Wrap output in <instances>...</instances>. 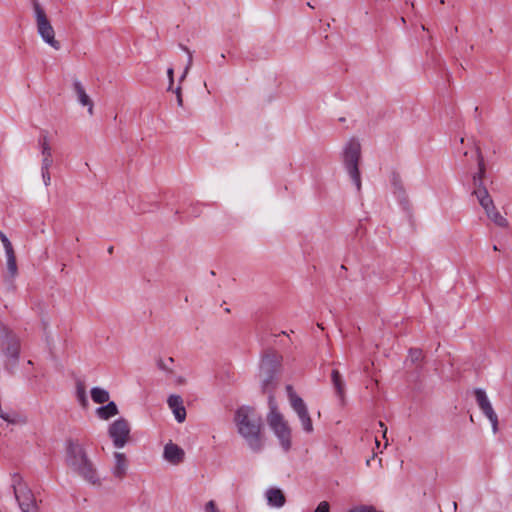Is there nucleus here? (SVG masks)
Masks as SVG:
<instances>
[{"label":"nucleus","mask_w":512,"mask_h":512,"mask_svg":"<svg viewBox=\"0 0 512 512\" xmlns=\"http://www.w3.org/2000/svg\"><path fill=\"white\" fill-rule=\"evenodd\" d=\"M282 356L275 350H267L261 359L259 379L261 389L268 395L269 413L267 422L280 441L282 448L288 451L291 447V429L283 415L278 411L274 391L279 384Z\"/></svg>","instance_id":"1"},{"label":"nucleus","mask_w":512,"mask_h":512,"mask_svg":"<svg viewBox=\"0 0 512 512\" xmlns=\"http://www.w3.org/2000/svg\"><path fill=\"white\" fill-rule=\"evenodd\" d=\"M167 362L173 363V358H168Z\"/></svg>","instance_id":"38"},{"label":"nucleus","mask_w":512,"mask_h":512,"mask_svg":"<svg viewBox=\"0 0 512 512\" xmlns=\"http://www.w3.org/2000/svg\"><path fill=\"white\" fill-rule=\"evenodd\" d=\"M157 366L159 367V369L164 370V371L171 370L170 367L168 366V364L165 361H163L162 359H159L157 361Z\"/></svg>","instance_id":"33"},{"label":"nucleus","mask_w":512,"mask_h":512,"mask_svg":"<svg viewBox=\"0 0 512 512\" xmlns=\"http://www.w3.org/2000/svg\"><path fill=\"white\" fill-rule=\"evenodd\" d=\"M108 251H109V253H112L113 247H110Z\"/></svg>","instance_id":"41"},{"label":"nucleus","mask_w":512,"mask_h":512,"mask_svg":"<svg viewBox=\"0 0 512 512\" xmlns=\"http://www.w3.org/2000/svg\"><path fill=\"white\" fill-rule=\"evenodd\" d=\"M331 381L335 390L337 397L339 398L341 404L345 402V382L343 380L342 375L336 369H334L331 373Z\"/></svg>","instance_id":"16"},{"label":"nucleus","mask_w":512,"mask_h":512,"mask_svg":"<svg viewBox=\"0 0 512 512\" xmlns=\"http://www.w3.org/2000/svg\"><path fill=\"white\" fill-rule=\"evenodd\" d=\"M109 392L100 387L91 389V398L95 403L103 404L109 401Z\"/></svg>","instance_id":"22"},{"label":"nucleus","mask_w":512,"mask_h":512,"mask_svg":"<svg viewBox=\"0 0 512 512\" xmlns=\"http://www.w3.org/2000/svg\"><path fill=\"white\" fill-rule=\"evenodd\" d=\"M234 422L238 433L246 441L253 452H260L265 443L262 433V419L254 408L242 406L238 408L234 415Z\"/></svg>","instance_id":"3"},{"label":"nucleus","mask_w":512,"mask_h":512,"mask_svg":"<svg viewBox=\"0 0 512 512\" xmlns=\"http://www.w3.org/2000/svg\"><path fill=\"white\" fill-rule=\"evenodd\" d=\"M220 58H221V59H225V55H224V54H221Z\"/></svg>","instance_id":"42"},{"label":"nucleus","mask_w":512,"mask_h":512,"mask_svg":"<svg viewBox=\"0 0 512 512\" xmlns=\"http://www.w3.org/2000/svg\"><path fill=\"white\" fill-rule=\"evenodd\" d=\"M223 61H224V59H220L219 65H222Z\"/></svg>","instance_id":"43"},{"label":"nucleus","mask_w":512,"mask_h":512,"mask_svg":"<svg viewBox=\"0 0 512 512\" xmlns=\"http://www.w3.org/2000/svg\"><path fill=\"white\" fill-rule=\"evenodd\" d=\"M163 457L167 462L178 465L184 461L185 452L177 444L169 442L164 447Z\"/></svg>","instance_id":"11"},{"label":"nucleus","mask_w":512,"mask_h":512,"mask_svg":"<svg viewBox=\"0 0 512 512\" xmlns=\"http://www.w3.org/2000/svg\"><path fill=\"white\" fill-rule=\"evenodd\" d=\"M474 395L480 410L489 419L492 424L493 431L496 433L498 429V416L495 413L486 392L481 388H476L474 390Z\"/></svg>","instance_id":"10"},{"label":"nucleus","mask_w":512,"mask_h":512,"mask_svg":"<svg viewBox=\"0 0 512 512\" xmlns=\"http://www.w3.org/2000/svg\"><path fill=\"white\" fill-rule=\"evenodd\" d=\"M36 15L37 30L42 39L56 50L60 49V42L55 39L54 28L50 24L44 10L37 1L33 3Z\"/></svg>","instance_id":"7"},{"label":"nucleus","mask_w":512,"mask_h":512,"mask_svg":"<svg viewBox=\"0 0 512 512\" xmlns=\"http://www.w3.org/2000/svg\"><path fill=\"white\" fill-rule=\"evenodd\" d=\"M477 153V160H478V167L479 171L473 176V184L475 188H485L483 186V178L485 176V164H484V158L480 151V148H476Z\"/></svg>","instance_id":"18"},{"label":"nucleus","mask_w":512,"mask_h":512,"mask_svg":"<svg viewBox=\"0 0 512 512\" xmlns=\"http://www.w3.org/2000/svg\"><path fill=\"white\" fill-rule=\"evenodd\" d=\"M65 464L69 470L87 483L101 486L98 470L79 439L72 437L66 439Z\"/></svg>","instance_id":"2"},{"label":"nucleus","mask_w":512,"mask_h":512,"mask_svg":"<svg viewBox=\"0 0 512 512\" xmlns=\"http://www.w3.org/2000/svg\"><path fill=\"white\" fill-rule=\"evenodd\" d=\"M168 405L173 411L176 420L179 423H182L186 418V410L185 407L183 406L182 398L178 395H171L168 398Z\"/></svg>","instance_id":"15"},{"label":"nucleus","mask_w":512,"mask_h":512,"mask_svg":"<svg viewBox=\"0 0 512 512\" xmlns=\"http://www.w3.org/2000/svg\"><path fill=\"white\" fill-rule=\"evenodd\" d=\"M223 61H224V59H220L219 65H222Z\"/></svg>","instance_id":"44"},{"label":"nucleus","mask_w":512,"mask_h":512,"mask_svg":"<svg viewBox=\"0 0 512 512\" xmlns=\"http://www.w3.org/2000/svg\"><path fill=\"white\" fill-rule=\"evenodd\" d=\"M488 218L500 227H506L508 224L507 220L497 210L492 214L489 213Z\"/></svg>","instance_id":"23"},{"label":"nucleus","mask_w":512,"mask_h":512,"mask_svg":"<svg viewBox=\"0 0 512 512\" xmlns=\"http://www.w3.org/2000/svg\"><path fill=\"white\" fill-rule=\"evenodd\" d=\"M493 249H494L495 251H496V250H498V248H497V246H496V245H494V246H493Z\"/></svg>","instance_id":"45"},{"label":"nucleus","mask_w":512,"mask_h":512,"mask_svg":"<svg viewBox=\"0 0 512 512\" xmlns=\"http://www.w3.org/2000/svg\"><path fill=\"white\" fill-rule=\"evenodd\" d=\"M410 358L413 362L419 361L422 358V351L419 349H411Z\"/></svg>","instance_id":"27"},{"label":"nucleus","mask_w":512,"mask_h":512,"mask_svg":"<svg viewBox=\"0 0 512 512\" xmlns=\"http://www.w3.org/2000/svg\"><path fill=\"white\" fill-rule=\"evenodd\" d=\"M266 499L270 506L280 508L284 506L286 498L282 490L270 488L266 491Z\"/></svg>","instance_id":"17"},{"label":"nucleus","mask_w":512,"mask_h":512,"mask_svg":"<svg viewBox=\"0 0 512 512\" xmlns=\"http://www.w3.org/2000/svg\"><path fill=\"white\" fill-rule=\"evenodd\" d=\"M360 157V143L355 139L350 140L344 151V165L358 191L361 189V177L358 168Z\"/></svg>","instance_id":"5"},{"label":"nucleus","mask_w":512,"mask_h":512,"mask_svg":"<svg viewBox=\"0 0 512 512\" xmlns=\"http://www.w3.org/2000/svg\"><path fill=\"white\" fill-rule=\"evenodd\" d=\"M378 425L382 429L383 438H386L387 427L385 426V424L382 421H379Z\"/></svg>","instance_id":"34"},{"label":"nucleus","mask_w":512,"mask_h":512,"mask_svg":"<svg viewBox=\"0 0 512 512\" xmlns=\"http://www.w3.org/2000/svg\"><path fill=\"white\" fill-rule=\"evenodd\" d=\"M0 241L2 242L5 250L13 247L10 240L7 238V236L1 230H0Z\"/></svg>","instance_id":"28"},{"label":"nucleus","mask_w":512,"mask_h":512,"mask_svg":"<svg viewBox=\"0 0 512 512\" xmlns=\"http://www.w3.org/2000/svg\"><path fill=\"white\" fill-rule=\"evenodd\" d=\"M290 405L296 412L299 420L301 421L302 428L306 433H312L314 428L308 408L304 403L303 399L299 397L294 391L291 385L286 386Z\"/></svg>","instance_id":"8"},{"label":"nucleus","mask_w":512,"mask_h":512,"mask_svg":"<svg viewBox=\"0 0 512 512\" xmlns=\"http://www.w3.org/2000/svg\"><path fill=\"white\" fill-rule=\"evenodd\" d=\"M73 90L77 97L78 102L81 105L86 106L88 108V113L90 115H93V107H94L93 101L87 95L82 83L77 79L73 81Z\"/></svg>","instance_id":"13"},{"label":"nucleus","mask_w":512,"mask_h":512,"mask_svg":"<svg viewBox=\"0 0 512 512\" xmlns=\"http://www.w3.org/2000/svg\"><path fill=\"white\" fill-rule=\"evenodd\" d=\"M366 464H367V466H370V465H371V459H368V460L366 461Z\"/></svg>","instance_id":"36"},{"label":"nucleus","mask_w":512,"mask_h":512,"mask_svg":"<svg viewBox=\"0 0 512 512\" xmlns=\"http://www.w3.org/2000/svg\"><path fill=\"white\" fill-rule=\"evenodd\" d=\"M472 194L476 196L483 209L489 208L493 203V200L486 188H474Z\"/></svg>","instance_id":"21"},{"label":"nucleus","mask_w":512,"mask_h":512,"mask_svg":"<svg viewBox=\"0 0 512 512\" xmlns=\"http://www.w3.org/2000/svg\"><path fill=\"white\" fill-rule=\"evenodd\" d=\"M174 92L176 94L177 104L179 106H182L183 105V99H182V94H181V88L177 87Z\"/></svg>","instance_id":"32"},{"label":"nucleus","mask_w":512,"mask_h":512,"mask_svg":"<svg viewBox=\"0 0 512 512\" xmlns=\"http://www.w3.org/2000/svg\"><path fill=\"white\" fill-rule=\"evenodd\" d=\"M307 6L313 8L312 3H310V2L307 3Z\"/></svg>","instance_id":"40"},{"label":"nucleus","mask_w":512,"mask_h":512,"mask_svg":"<svg viewBox=\"0 0 512 512\" xmlns=\"http://www.w3.org/2000/svg\"><path fill=\"white\" fill-rule=\"evenodd\" d=\"M39 145L41 148V154H42V163L41 168L44 169H50L53 163L52 159V149L48 142V136L46 133L41 134L39 138Z\"/></svg>","instance_id":"14"},{"label":"nucleus","mask_w":512,"mask_h":512,"mask_svg":"<svg viewBox=\"0 0 512 512\" xmlns=\"http://www.w3.org/2000/svg\"><path fill=\"white\" fill-rule=\"evenodd\" d=\"M77 398L78 400L80 401V403L83 405V406H86L87 403H88V400H87V396H86V392H85V388L83 385L79 384L77 386Z\"/></svg>","instance_id":"25"},{"label":"nucleus","mask_w":512,"mask_h":512,"mask_svg":"<svg viewBox=\"0 0 512 512\" xmlns=\"http://www.w3.org/2000/svg\"><path fill=\"white\" fill-rule=\"evenodd\" d=\"M484 210H485V212H486L487 216H489V213H490V214H492L493 212H495V211H496V208H495V206H494V203H492V204H491V206H490L489 208L484 209Z\"/></svg>","instance_id":"35"},{"label":"nucleus","mask_w":512,"mask_h":512,"mask_svg":"<svg viewBox=\"0 0 512 512\" xmlns=\"http://www.w3.org/2000/svg\"><path fill=\"white\" fill-rule=\"evenodd\" d=\"M453 508H454L455 510L457 509V503H456V502H454V503H453Z\"/></svg>","instance_id":"39"},{"label":"nucleus","mask_w":512,"mask_h":512,"mask_svg":"<svg viewBox=\"0 0 512 512\" xmlns=\"http://www.w3.org/2000/svg\"><path fill=\"white\" fill-rule=\"evenodd\" d=\"M108 434L116 448L124 447L130 438V425L128 421L124 418L115 420L109 426Z\"/></svg>","instance_id":"9"},{"label":"nucleus","mask_w":512,"mask_h":512,"mask_svg":"<svg viewBox=\"0 0 512 512\" xmlns=\"http://www.w3.org/2000/svg\"><path fill=\"white\" fill-rule=\"evenodd\" d=\"M181 48H182L185 52H187V54H188V60H187V65H186V67H185V69H184V72H183V74H182V76H181V78H180V81H182V80L186 77V75L188 74L189 69H190V68H191V66H192V61H193L191 51H190L187 47H185V46H183V45H181Z\"/></svg>","instance_id":"24"},{"label":"nucleus","mask_w":512,"mask_h":512,"mask_svg":"<svg viewBox=\"0 0 512 512\" xmlns=\"http://www.w3.org/2000/svg\"><path fill=\"white\" fill-rule=\"evenodd\" d=\"M330 505L327 501H322L318 504L317 508L313 512H329Z\"/></svg>","instance_id":"26"},{"label":"nucleus","mask_w":512,"mask_h":512,"mask_svg":"<svg viewBox=\"0 0 512 512\" xmlns=\"http://www.w3.org/2000/svg\"><path fill=\"white\" fill-rule=\"evenodd\" d=\"M114 466L112 468V474L115 478L122 480L127 475L128 470V459L124 453H114Z\"/></svg>","instance_id":"12"},{"label":"nucleus","mask_w":512,"mask_h":512,"mask_svg":"<svg viewBox=\"0 0 512 512\" xmlns=\"http://www.w3.org/2000/svg\"><path fill=\"white\" fill-rule=\"evenodd\" d=\"M96 414L100 419L108 420L118 414L117 405L114 402H108L107 405L97 408Z\"/></svg>","instance_id":"20"},{"label":"nucleus","mask_w":512,"mask_h":512,"mask_svg":"<svg viewBox=\"0 0 512 512\" xmlns=\"http://www.w3.org/2000/svg\"><path fill=\"white\" fill-rule=\"evenodd\" d=\"M173 74H174L173 68H169L167 70V75H168V78H169V90L172 89V86H173V83H174Z\"/></svg>","instance_id":"31"},{"label":"nucleus","mask_w":512,"mask_h":512,"mask_svg":"<svg viewBox=\"0 0 512 512\" xmlns=\"http://www.w3.org/2000/svg\"><path fill=\"white\" fill-rule=\"evenodd\" d=\"M375 443H376V446L379 447L380 443L379 441L377 440V438L375 439Z\"/></svg>","instance_id":"37"},{"label":"nucleus","mask_w":512,"mask_h":512,"mask_svg":"<svg viewBox=\"0 0 512 512\" xmlns=\"http://www.w3.org/2000/svg\"><path fill=\"white\" fill-rule=\"evenodd\" d=\"M6 259H7V270L11 279L15 278L18 274V268L16 263V255L14 248L11 247L5 250Z\"/></svg>","instance_id":"19"},{"label":"nucleus","mask_w":512,"mask_h":512,"mask_svg":"<svg viewBox=\"0 0 512 512\" xmlns=\"http://www.w3.org/2000/svg\"><path fill=\"white\" fill-rule=\"evenodd\" d=\"M11 487L22 512H39V503L20 474L14 473L11 476Z\"/></svg>","instance_id":"4"},{"label":"nucleus","mask_w":512,"mask_h":512,"mask_svg":"<svg viewBox=\"0 0 512 512\" xmlns=\"http://www.w3.org/2000/svg\"><path fill=\"white\" fill-rule=\"evenodd\" d=\"M3 338L1 340V349L7 360L5 367L9 372H13L18 364L19 352H20V340L19 338L6 327L1 328Z\"/></svg>","instance_id":"6"},{"label":"nucleus","mask_w":512,"mask_h":512,"mask_svg":"<svg viewBox=\"0 0 512 512\" xmlns=\"http://www.w3.org/2000/svg\"><path fill=\"white\" fill-rule=\"evenodd\" d=\"M41 173H42V179H43L45 186L50 185L51 176L49 173V169L41 168Z\"/></svg>","instance_id":"29"},{"label":"nucleus","mask_w":512,"mask_h":512,"mask_svg":"<svg viewBox=\"0 0 512 512\" xmlns=\"http://www.w3.org/2000/svg\"><path fill=\"white\" fill-rule=\"evenodd\" d=\"M206 512H219L216 504L213 500L209 501L205 507Z\"/></svg>","instance_id":"30"}]
</instances>
